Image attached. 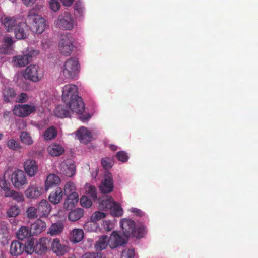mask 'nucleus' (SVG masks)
Listing matches in <instances>:
<instances>
[{
	"label": "nucleus",
	"mask_w": 258,
	"mask_h": 258,
	"mask_svg": "<svg viewBox=\"0 0 258 258\" xmlns=\"http://www.w3.org/2000/svg\"><path fill=\"white\" fill-rule=\"evenodd\" d=\"M5 191V196L6 197H12L13 195L14 194L15 191L13 190H11L9 187L7 189H6Z\"/></svg>",
	"instance_id": "nucleus-57"
},
{
	"label": "nucleus",
	"mask_w": 258,
	"mask_h": 258,
	"mask_svg": "<svg viewBox=\"0 0 258 258\" xmlns=\"http://www.w3.org/2000/svg\"><path fill=\"white\" fill-rule=\"evenodd\" d=\"M38 213L40 217H46L51 211V206L46 200H42L37 207Z\"/></svg>",
	"instance_id": "nucleus-15"
},
{
	"label": "nucleus",
	"mask_w": 258,
	"mask_h": 258,
	"mask_svg": "<svg viewBox=\"0 0 258 258\" xmlns=\"http://www.w3.org/2000/svg\"><path fill=\"white\" fill-rule=\"evenodd\" d=\"M38 210L34 207H30L27 209L26 213L29 219H35L38 217Z\"/></svg>",
	"instance_id": "nucleus-41"
},
{
	"label": "nucleus",
	"mask_w": 258,
	"mask_h": 258,
	"mask_svg": "<svg viewBox=\"0 0 258 258\" xmlns=\"http://www.w3.org/2000/svg\"><path fill=\"white\" fill-rule=\"evenodd\" d=\"M23 76L26 80L33 82H38L42 79L43 72L38 65L31 64L25 69Z\"/></svg>",
	"instance_id": "nucleus-5"
},
{
	"label": "nucleus",
	"mask_w": 258,
	"mask_h": 258,
	"mask_svg": "<svg viewBox=\"0 0 258 258\" xmlns=\"http://www.w3.org/2000/svg\"><path fill=\"white\" fill-rule=\"evenodd\" d=\"M62 72L65 78H74L79 72V61L77 58L71 57L67 59L62 68Z\"/></svg>",
	"instance_id": "nucleus-3"
},
{
	"label": "nucleus",
	"mask_w": 258,
	"mask_h": 258,
	"mask_svg": "<svg viewBox=\"0 0 258 258\" xmlns=\"http://www.w3.org/2000/svg\"><path fill=\"white\" fill-rule=\"evenodd\" d=\"M79 117L81 121H82L83 122H85L88 120L89 119L91 118V115L89 114H87L85 115H82L80 116Z\"/></svg>",
	"instance_id": "nucleus-59"
},
{
	"label": "nucleus",
	"mask_w": 258,
	"mask_h": 258,
	"mask_svg": "<svg viewBox=\"0 0 258 258\" xmlns=\"http://www.w3.org/2000/svg\"><path fill=\"white\" fill-rule=\"evenodd\" d=\"M60 170L62 174L68 177L74 175L76 171V166L71 160H66L60 164Z\"/></svg>",
	"instance_id": "nucleus-14"
},
{
	"label": "nucleus",
	"mask_w": 258,
	"mask_h": 258,
	"mask_svg": "<svg viewBox=\"0 0 258 258\" xmlns=\"http://www.w3.org/2000/svg\"><path fill=\"white\" fill-rule=\"evenodd\" d=\"M74 9L75 10L77 11L78 13H80L82 12V9L81 7L79 6V5H77V3L75 4L74 6Z\"/></svg>",
	"instance_id": "nucleus-62"
},
{
	"label": "nucleus",
	"mask_w": 258,
	"mask_h": 258,
	"mask_svg": "<svg viewBox=\"0 0 258 258\" xmlns=\"http://www.w3.org/2000/svg\"><path fill=\"white\" fill-rule=\"evenodd\" d=\"M51 243V239L43 237L35 239V253L42 254L46 252Z\"/></svg>",
	"instance_id": "nucleus-13"
},
{
	"label": "nucleus",
	"mask_w": 258,
	"mask_h": 258,
	"mask_svg": "<svg viewBox=\"0 0 258 258\" xmlns=\"http://www.w3.org/2000/svg\"><path fill=\"white\" fill-rule=\"evenodd\" d=\"M27 22H20L18 23L16 29L13 30L15 37L17 39H24L27 37V33L25 28H27Z\"/></svg>",
	"instance_id": "nucleus-24"
},
{
	"label": "nucleus",
	"mask_w": 258,
	"mask_h": 258,
	"mask_svg": "<svg viewBox=\"0 0 258 258\" xmlns=\"http://www.w3.org/2000/svg\"><path fill=\"white\" fill-rule=\"evenodd\" d=\"M130 211L137 216L143 217L145 216V213L141 211L140 209L137 208H132Z\"/></svg>",
	"instance_id": "nucleus-55"
},
{
	"label": "nucleus",
	"mask_w": 258,
	"mask_h": 258,
	"mask_svg": "<svg viewBox=\"0 0 258 258\" xmlns=\"http://www.w3.org/2000/svg\"><path fill=\"white\" fill-rule=\"evenodd\" d=\"M56 25L61 29L71 30L74 26V21L71 14L65 12L59 15L56 21Z\"/></svg>",
	"instance_id": "nucleus-7"
},
{
	"label": "nucleus",
	"mask_w": 258,
	"mask_h": 258,
	"mask_svg": "<svg viewBox=\"0 0 258 258\" xmlns=\"http://www.w3.org/2000/svg\"><path fill=\"white\" fill-rule=\"evenodd\" d=\"M24 252L28 254L35 252V239L31 238L24 244Z\"/></svg>",
	"instance_id": "nucleus-35"
},
{
	"label": "nucleus",
	"mask_w": 258,
	"mask_h": 258,
	"mask_svg": "<svg viewBox=\"0 0 258 258\" xmlns=\"http://www.w3.org/2000/svg\"><path fill=\"white\" fill-rule=\"evenodd\" d=\"M84 212L82 208H76L69 212L68 218L71 221H76L83 216Z\"/></svg>",
	"instance_id": "nucleus-34"
},
{
	"label": "nucleus",
	"mask_w": 258,
	"mask_h": 258,
	"mask_svg": "<svg viewBox=\"0 0 258 258\" xmlns=\"http://www.w3.org/2000/svg\"><path fill=\"white\" fill-rule=\"evenodd\" d=\"M26 173L30 177L34 176L38 171V166L35 160L28 159L24 164Z\"/></svg>",
	"instance_id": "nucleus-19"
},
{
	"label": "nucleus",
	"mask_w": 258,
	"mask_h": 258,
	"mask_svg": "<svg viewBox=\"0 0 258 258\" xmlns=\"http://www.w3.org/2000/svg\"><path fill=\"white\" fill-rule=\"evenodd\" d=\"M24 252V244L18 240L13 241L10 246V252L13 256H18Z\"/></svg>",
	"instance_id": "nucleus-22"
},
{
	"label": "nucleus",
	"mask_w": 258,
	"mask_h": 258,
	"mask_svg": "<svg viewBox=\"0 0 258 258\" xmlns=\"http://www.w3.org/2000/svg\"><path fill=\"white\" fill-rule=\"evenodd\" d=\"M78 96V87L73 84L66 85L62 90V99L63 102H69L72 98Z\"/></svg>",
	"instance_id": "nucleus-11"
},
{
	"label": "nucleus",
	"mask_w": 258,
	"mask_h": 258,
	"mask_svg": "<svg viewBox=\"0 0 258 258\" xmlns=\"http://www.w3.org/2000/svg\"><path fill=\"white\" fill-rule=\"evenodd\" d=\"M63 224L61 223L52 224L49 228V233L51 235H55L60 233L63 229Z\"/></svg>",
	"instance_id": "nucleus-38"
},
{
	"label": "nucleus",
	"mask_w": 258,
	"mask_h": 258,
	"mask_svg": "<svg viewBox=\"0 0 258 258\" xmlns=\"http://www.w3.org/2000/svg\"><path fill=\"white\" fill-rule=\"evenodd\" d=\"M66 6H70L73 3L74 0H60Z\"/></svg>",
	"instance_id": "nucleus-61"
},
{
	"label": "nucleus",
	"mask_w": 258,
	"mask_h": 258,
	"mask_svg": "<svg viewBox=\"0 0 258 258\" xmlns=\"http://www.w3.org/2000/svg\"><path fill=\"white\" fill-rule=\"evenodd\" d=\"M74 39L70 33L62 34L59 42V50L66 56H70L74 48Z\"/></svg>",
	"instance_id": "nucleus-4"
},
{
	"label": "nucleus",
	"mask_w": 258,
	"mask_h": 258,
	"mask_svg": "<svg viewBox=\"0 0 258 258\" xmlns=\"http://www.w3.org/2000/svg\"><path fill=\"white\" fill-rule=\"evenodd\" d=\"M11 181L13 186L18 189L23 188L28 183L25 173L21 170L12 173Z\"/></svg>",
	"instance_id": "nucleus-8"
},
{
	"label": "nucleus",
	"mask_w": 258,
	"mask_h": 258,
	"mask_svg": "<svg viewBox=\"0 0 258 258\" xmlns=\"http://www.w3.org/2000/svg\"><path fill=\"white\" fill-rule=\"evenodd\" d=\"M111 214L115 217H119L122 215L123 210L121 206L115 201L113 202V205L109 209Z\"/></svg>",
	"instance_id": "nucleus-39"
},
{
	"label": "nucleus",
	"mask_w": 258,
	"mask_h": 258,
	"mask_svg": "<svg viewBox=\"0 0 258 258\" xmlns=\"http://www.w3.org/2000/svg\"><path fill=\"white\" fill-rule=\"evenodd\" d=\"M30 235H32V234L30 232V229H29L28 227L26 226H22L17 232V236L18 238L21 240Z\"/></svg>",
	"instance_id": "nucleus-37"
},
{
	"label": "nucleus",
	"mask_w": 258,
	"mask_h": 258,
	"mask_svg": "<svg viewBox=\"0 0 258 258\" xmlns=\"http://www.w3.org/2000/svg\"><path fill=\"white\" fill-rule=\"evenodd\" d=\"M46 228L45 222L39 219L31 225L30 232L32 235H36L45 231Z\"/></svg>",
	"instance_id": "nucleus-16"
},
{
	"label": "nucleus",
	"mask_w": 258,
	"mask_h": 258,
	"mask_svg": "<svg viewBox=\"0 0 258 258\" xmlns=\"http://www.w3.org/2000/svg\"><path fill=\"white\" fill-rule=\"evenodd\" d=\"M50 244L52 251L58 256L63 255L68 251V246L62 244L58 238L54 239Z\"/></svg>",
	"instance_id": "nucleus-17"
},
{
	"label": "nucleus",
	"mask_w": 258,
	"mask_h": 258,
	"mask_svg": "<svg viewBox=\"0 0 258 258\" xmlns=\"http://www.w3.org/2000/svg\"><path fill=\"white\" fill-rule=\"evenodd\" d=\"M57 135V132L55 127L51 126L48 127L44 133V138L46 140H51L55 138Z\"/></svg>",
	"instance_id": "nucleus-36"
},
{
	"label": "nucleus",
	"mask_w": 258,
	"mask_h": 258,
	"mask_svg": "<svg viewBox=\"0 0 258 258\" xmlns=\"http://www.w3.org/2000/svg\"><path fill=\"white\" fill-rule=\"evenodd\" d=\"M123 236L128 238L136 237L141 238L145 236L147 232V228L144 224H141L137 226L135 222L131 219H123L120 221Z\"/></svg>",
	"instance_id": "nucleus-1"
},
{
	"label": "nucleus",
	"mask_w": 258,
	"mask_h": 258,
	"mask_svg": "<svg viewBox=\"0 0 258 258\" xmlns=\"http://www.w3.org/2000/svg\"><path fill=\"white\" fill-rule=\"evenodd\" d=\"M62 196L63 192L61 188L57 187L54 191L51 192L49 195L48 199L51 203L56 205L60 202Z\"/></svg>",
	"instance_id": "nucleus-28"
},
{
	"label": "nucleus",
	"mask_w": 258,
	"mask_h": 258,
	"mask_svg": "<svg viewBox=\"0 0 258 258\" xmlns=\"http://www.w3.org/2000/svg\"><path fill=\"white\" fill-rule=\"evenodd\" d=\"M10 186V183L7 182L5 179L0 180V187L1 188L5 190L7 189Z\"/></svg>",
	"instance_id": "nucleus-56"
},
{
	"label": "nucleus",
	"mask_w": 258,
	"mask_h": 258,
	"mask_svg": "<svg viewBox=\"0 0 258 258\" xmlns=\"http://www.w3.org/2000/svg\"><path fill=\"white\" fill-rule=\"evenodd\" d=\"M106 216V214L102 212L96 211L91 217V219L92 222H96L100 220Z\"/></svg>",
	"instance_id": "nucleus-47"
},
{
	"label": "nucleus",
	"mask_w": 258,
	"mask_h": 258,
	"mask_svg": "<svg viewBox=\"0 0 258 258\" xmlns=\"http://www.w3.org/2000/svg\"><path fill=\"white\" fill-rule=\"evenodd\" d=\"M49 154L52 156H59L64 152V148L60 145L54 144L50 145L47 148Z\"/></svg>",
	"instance_id": "nucleus-29"
},
{
	"label": "nucleus",
	"mask_w": 258,
	"mask_h": 258,
	"mask_svg": "<svg viewBox=\"0 0 258 258\" xmlns=\"http://www.w3.org/2000/svg\"><path fill=\"white\" fill-rule=\"evenodd\" d=\"M23 3L26 6H32L36 0H22Z\"/></svg>",
	"instance_id": "nucleus-58"
},
{
	"label": "nucleus",
	"mask_w": 258,
	"mask_h": 258,
	"mask_svg": "<svg viewBox=\"0 0 258 258\" xmlns=\"http://www.w3.org/2000/svg\"><path fill=\"white\" fill-rule=\"evenodd\" d=\"M76 135L80 141L84 144H87L91 141L92 138L91 133L87 128L83 126L77 131Z\"/></svg>",
	"instance_id": "nucleus-18"
},
{
	"label": "nucleus",
	"mask_w": 258,
	"mask_h": 258,
	"mask_svg": "<svg viewBox=\"0 0 258 258\" xmlns=\"http://www.w3.org/2000/svg\"><path fill=\"white\" fill-rule=\"evenodd\" d=\"M20 212L19 207L16 205L11 206L7 211V215L10 217L17 216Z\"/></svg>",
	"instance_id": "nucleus-43"
},
{
	"label": "nucleus",
	"mask_w": 258,
	"mask_h": 258,
	"mask_svg": "<svg viewBox=\"0 0 258 258\" xmlns=\"http://www.w3.org/2000/svg\"><path fill=\"white\" fill-rule=\"evenodd\" d=\"M36 107L33 105H16L14 107L13 112L14 115L25 117L36 111Z\"/></svg>",
	"instance_id": "nucleus-9"
},
{
	"label": "nucleus",
	"mask_w": 258,
	"mask_h": 258,
	"mask_svg": "<svg viewBox=\"0 0 258 258\" xmlns=\"http://www.w3.org/2000/svg\"><path fill=\"white\" fill-rule=\"evenodd\" d=\"M28 96L25 93H21L18 97L17 102L23 103L26 102L28 100Z\"/></svg>",
	"instance_id": "nucleus-53"
},
{
	"label": "nucleus",
	"mask_w": 258,
	"mask_h": 258,
	"mask_svg": "<svg viewBox=\"0 0 258 258\" xmlns=\"http://www.w3.org/2000/svg\"><path fill=\"white\" fill-rule=\"evenodd\" d=\"M12 198L17 202H23L25 200L23 195L21 192L17 191L15 192L14 194L13 195Z\"/></svg>",
	"instance_id": "nucleus-54"
},
{
	"label": "nucleus",
	"mask_w": 258,
	"mask_h": 258,
	"mask_svg": "<svg viewBox=\"0 0 258 258\" xmlns=\"http://www.w3.org/2000/svg\"><path fill=\"white\" fill-rule=\"evenodd\" d=\"M101 164L105 169H109L113 165V159L110 157H104L101 159Z\"/></svg>",
	"instance_id": "nucleus-45"
},
{
	"label": "nucleus",
	"mask_w": 258,
	"mask_h": 258,
	"mask_svg": "<svg viewBox=\"0 0 258 258\" xmlns=\"http://www.w3.org/2000/svg\"><path fill=\"white\" fill-rule=\"evenodd\" d=\"M79 201V196L77 193H71L68 196L66 199L63 206L64 208L67 210H71L78 203Z\"/></svg>",
	"instance_id": "nucleus-26"
},
{
	"label": "nucleus",
	"mask_w": 258,
	"mask_h": 258,
	"mask_svg": "<svg viewBox=\"0 0 258 258\" xmlns=\"http://www.w3.org/2000/svg\"><path fill=\"white\" fill-rule=\"evenodd\" d=\"M28 52L25 54L18 55L13 57V60L15 66L22 67L27 65L31 60L32 57L38 54L37 50L28 49Z\"/></svg>",
	"instance_id": "nucleus-6"
},
{
	"label": "nucleus",
	"mask_w": 258,
	"mask_h": 258,
	"mask_svg": "<svg viewBox=\"0 0 258 258\" xmlns=\"http://www.w3.org/2000/svg\"><path fill=\"white\" fill-rule=\"evenodd\" d=\"M4 42L6 44V47L3 46L0 47V54L7 53L8 49L10 48L13 43V41L12 37H6L4 39Z\"/></svg>",
	"instance_id": "nucleus-42"
},
{
	"label": "nucleus",
	"mask_w": 258,
	"mask_h": 258,
	"mask_svg": "<svg viewBox=\"0 0 258 258\" xmlns=\"http://www.w3.org/2000/svg\"><path fill=\"white\" fill-rule=\"evenodd\" d=\"M108 244L110 245L109 238L106 235H102L96 241L95 244V248L96 251H102L105 249Z\"/></svg>",
	"instance_id": "nucleus-31"
},
{
	"label": "nucleus",
	"mask_w": 258,
	"mask_h": 258,
	"mask_svg": "<svg viewBox=\"0 0 258 258\" xmlns=\"http://www.w3.org/2000/svg\"><path fill=\"white\" fill-rule=\"evenodd\" d=\"M4 101L5 102H11L16 97L15 90L11 87H5L3 90Z\"/></svg>",
	"instance_id": "nucleus-32"
},
{
	"label": "nucleus",
	"mask_w": 258,
	"mask_h": 258,
	"mask_svg": "<svg viewBox=\"0 0 258 258\" xmlns=\"http://www.w3.org/2000/svg\"><path fill=\"white\" fill-rule=\"evenodd\" d=\"M68 105L71 112L82 114L85 110V105L81 97L77 96L70 100L69 102H64Z\"/></svg>",
	"instance_id": "nucleus-10"
},
{
	"label": "nucleus",
	"mask_w": 258,
	"mask_h": 258,
	"mask_svg": "<svg viewBox=\"0 0 258 258\" xmlns=\"http://www.w3.org/2000/svg\"><path fill=\"white\" fill-rule=\"evenodd\" d=\"M109 239L111 248H115L126 243L125 240L116 231L112 232Z\"/></svg>",
	"instance_id": "nucleus-21"
},
{
	"label": "nucleus",
	"mask_w": 258,
	"mask_h": 258,
	"mask_svg": "<svg viewBox=\"0 0 258 258\" xmlns=\"http://www.w3.org/2000/svg\"><path fill=\"white\" fill-rule=\"evenodd\" d=\"M60 182V178L54 174H49L45 181V189L48 190L50 188L56 186L59 184Z\"/></svg>",
	"instance_id": "nucleus-25"
},
{
	"label": "nucleus",
	"mask_w": 258,
	"mask_h": 258,
	"mask_svg": "<svg viewBox=\"0 0 258 258\" xmlns=\"http://www.w3.org/2000/svg\"><path fill=\"white\" fill-rule=\"evenodd\" d=\"M49 5L51 9L56 12L60 8V4L57 0H50Z\"/></svg>",
	"instance_id": "nucleus-52"
},
{
	"label": "nucleus",
	"mask_w": 258,
	"mask_h": 258,
	"mask_svg": "<svg viewBox=\"0 0 258 258\" xmlns=\"http://www.w3.org/2000/svg\"><path fill=\"white\" fill-rule=\"evenodd\" d=\"M113 187L112 174L107 171L105 174L104 179L99 186V190L102 193L108 194L113 190Z\"/></svg>",
	"instance_id": "nucleus-12"
},
{
	"label": "nucleus",
	"mask_w": 258,
	"mask_h": 258,
	"mask_svg": "<svg viewBox=\"0 0 258 258\" xmlns=\"http://www.w3.org/2000/svg\"><path fill=\"white\" fill-rule=\"evenodd\" d=\"M84 238V231L81 229H76L72 231L71 240L74 243L80 242Z\"/></svg>",
	"instance_id": "nucleus-33"
},
{
	"label": "nucleus",
	"mask_w": 258,
	"mask_h": 258,
	"mask_svg": "<svg viewBox=\"0 0 258 258\" xmlns=\"http://www.w3.org/2000/svg\"><path fill=\"white\" fill-rule=\"evenodd\" d=\"M110 148L112 151H115L117 149V146L114 145H110Z\"/></svg>",
	"instance_id": "nucleus-63"
},
{
	"label": "nucleus",
	"mask_w": 258,
	"mask_h": 258,
	"mask_svg": "<svg viewBox=\"0 0 258 258\" xmlns=\"http://www.w3.org/2000/svg\"><path fill=\"white\" fill-rule=\"evenodd\" d=\"M7 146L10 149L13 150H17L22 148L20 143L13 139L7 142Z\"/></svg>",
	"instance_id": "nucleus-46"
},
{
	"label": "nucleus",
	"mask_w": 258,
	"mask_h": 258,
	"mask_svg": "<svg viewBox=\"0 0 258 258\" xmlns=\"http://www.w3.org/2000/svg\"><path fill=\"white\" fill-rule=\"evenodd\" d=\"M42 188L36 185L30 186L25 191V195L29 198H36L41 193Z\"/></svg>",
	"instance_id": "nucleus-30"
},
{
	"label": "nucleus",
	"mask_w": 258,
	"mask_h": 258,
	"mask_svg": "<svg viewBox=\"0 0 258 258\" xmlns=\"http://www.w3.org/2000/svg\"><path fill=\"white\" fill-rule=\"evenodd\" d=\"M81 205L85 208H89L92 205V202L87 196H83L80 199Z\"/></svg>",
	"instance_id": "nucleus-49"
},
{
	"label": "nucleus",
	"mask_w": 258,
	"mask_h": 258,
	"mask_svg": "<svg viewBox=\"0 0 258 258\" xmlns=\"http://www.w3.org/2000/svg\"><path fill=\"white\" fill-rule=\"evenodd\" d=\"M20 22L17 20L14 17H6L4 18L3 23L8 32H12Z\"/></svg>",
	"instance_id": "nucleus-27"
},
{
	"label": "nucleus",
	"mask_w": 258,
	"mask_h": 258,
	"mask_svg": "<svg viewBox=\"0 0 258 258\" xmlns=\"http://www.w3.org/2000/svg\"><path fill=\"white\" fill-rule=\"evenodd\" d=\"M116 157L119 161L122 162H126L128 159L127 153L123 151L118 152L116 154Z\"/></svg>",
	"instance_id": "nucleus-50"
},
{
	"label": "nucleus",
	"mask_w": 258,
	"mask_h": 258,
	"mask_svg": "<svg viewBox=\"0 0 258 258\" xmlns=\"http://www.w3.org/2000/svg\"><path fill=\"white\" fill-rule=\"evenodd\" d=\"M20 138L21 141L26 145H30L33 143V140L28 132H21Z\"/></svg>",
	"instance_id": "nucleus-40"
},
{
	"label": "nucleus",
	"mask_w": 258,
	"mask_h": 258,
	"mask_svg": "<svg viewBox=\"0 0 258 258\" xmlns=\"http://www.w3.org/2000/svg\"><path fill=\"white\" fill-rule=\"evenodd\" d=\"M26 22L31 25L32 30L36 33H42L46 27V21L44 18L38 15L34 9L29 11Z\"/></svg>",
	"instance_id": "nucleus-2"
},
{
	"label": "nucleus",
	"mask_w": 258,
	"mask_h": 258,
	"mask_svg": "<svg viewBox=\"0 0 258 258\" xmlns=\"http://www.w3.org/2000/svg\"><path fill=\"white\" fill-rule=\"evenodd\" d=\"M102 253L100 252H87L81 256V258H101Z\"/></svg>",
	"instance_id": "nucleus-51"
},
{
	"label": "nucleus",
	"mask_w": 258,
	"mask_h": 258,
	"mask_svg": "<svg viewBox=\"0 0 258 258\" xmlns=\"http://www.w3.org/2000/svg\"><path fill=\"white\" fill-rule=\"evenodd\" d=\"M114 200L109 196L105 195L99 199L98 209L100 210H107L113 205Z\"/></svg>",
	"instance_id": "nucleus-20"
},
{
	"label": "nucleus",
	"mask_w": 258,
	"mask_h": 258,
	"mask_svg": "<svg viewBox=\"0 0 258 258\" xmlns=\"http://www.w3.org/2000/svg\"><path fill=\"white\" fill-rule=\"evenodd\" d=\"M75 191L76 186L74 183L69 182L67 183L64 185V192L66 195L68 196L71 193H76Z\"/></svg>",
	"instance_id": "nucleus-44"
},
{
	"label": "nucleus",
	"mask_w": 258,
	"mask_h": 258,
	"mask_svg": "<svg viewBox=\"0 0 258 258\" xmlns=\"http://www.w3.org/2000/svg\"><path fill=\"white\" fill-rule=\"evenodd\" d=\"M54 113L55 116L61 118L70 117L72 113L68 105L66 104L57 106Z\"/></svg>",
	"instance_id": "nucleus-23"
},
{
	"label": "nucleus",
	"mask_w": 258,
	"mask_h": 258,
	"mask_svg": "<svg viewBox=\"0 0 258 258\" xmlns=\"http://www.w3.org/2000/svg\"><path fill=\"white\" fill-rule=\"evenodd\" d=\"M86 192L93 200H96L97 199V191L95 186L89 185L87 187Z\"/></svg>",
	"instance_id": "nucleus-48"
},
{
	"label": "nucleus",
	"mask_w": 258,
	"mask_h": 258,
	"mask_svg": "<svg viewBox=\"0 0 258 258\" xmlns=\"http://www.w3.org/2000/svg\"><path fill=\"white\" fill-rule=\"evenodd\" d=\"M10 113V112H5L4 113V116L5 117L6 115H8V114Z\"/></svg>",
	"instance_id": "nucleus-64"
},
{
	"label": "nucleus",
	"mask_w": 258,
	"mask_h": 258,
	"mask_svg": "<svg viewBox=\"0 0 258 258\" xmlns=\"http://www.w3.org/2000/svg\"><path fill=\"white\" fill-rule=\"evenodd\" d=\"M135 250L133 249H128L127 251V255L128 258H134L135 257Z\"/></svg>",
	"instance_id": "nucleus-60"
}]
</instances>
